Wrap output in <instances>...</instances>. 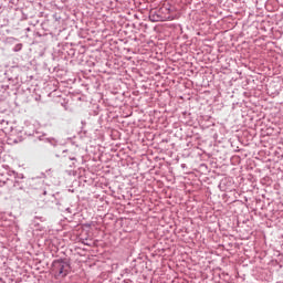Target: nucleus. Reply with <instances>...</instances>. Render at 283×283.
<instances>
[{
  "instance_id": "obj_2",
  "label": "nucleus",
  "mask_w": 283,
  "mask_h": 283,
  "mask_svg": "<svg viewBox=\"0 0 283 283\" xmlns=\"http://www.w3.org/2000/svg\"><path fill=\"white\" fill-rule=\"evenodd\" d=\"M23 49V44L19 43L14 46L13 51L15 52H21V50Z\"/></svg>"
},
{
  "instance_id": "obj_1",
  "label": "nucleus",
  "mask_w": 283,
  "mask_h": 283,
  "mask_svg": "<svg viewBox=\"0 0 283 283\" xmlns=\"http://www.w3.org/2000/svg\"><path fill=\"white\" fill-rule=\"evenodd\" d=\"M69 269H70V265L65 262L57 261V262H54L53 264V271L54 273H56L59 277H65V275H67Z\"/></svg>"
}]
</instances>
